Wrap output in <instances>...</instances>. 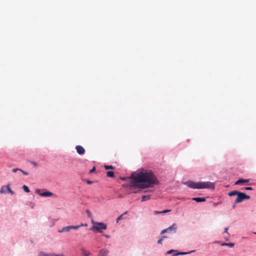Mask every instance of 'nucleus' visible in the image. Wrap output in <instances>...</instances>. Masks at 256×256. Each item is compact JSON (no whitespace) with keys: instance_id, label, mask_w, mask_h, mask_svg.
Segmentation results:
<instances>
[{"instance_id":"nucleus-1","label":"nucleus","mask_w":256,"mask_h":256,"mask_svg":"<svg viewBox=\"0 0 256 256\" xmlns=\"http://www.w3.org/2000/svg\"><path fill=\"white\" fill-rule=\"evenodd\" d=\"M120 179L123 181L128 180V184H123V187L139 189L132 191L134 194L138 193L141 190L154 188L160 184L159 180L152 170L144 168L132 172L129 176H120Z\"/></svg>"},{"instance_id":"nucleus-2","label":"nucleus","mask_w":256,"mask_h":256,"mask_svg":"<svg viewBox=\"0 0 256 256\" xmlns=\"http://www.w3.org/2000/svg\"><path fill=\"white\" fill-rule=\"evenodd\" d=\"M184 184L188 187L194 189H204L214 190L215 188L214 183L210 182H194L192 180H188L184 182Z\"/></svg>"},{"instance_id":"nucleus-3","label":"nucleus","mask_w":256,"mask_h":256,"mask_svg":"<svg viewBox=\"0 0 256 256\" xmlns=\"http://www.w3.org/2000/svg\"><path fill=\"white\" fill-rule=\"evenodd\" d=\"M92 226L90 228V230L101 233L102 230H106L107 225L102 222H94L93 220H92Z\"/></svg>"},{"instance_id":"nucleus-4","label":"nucleus","mask_w":256,"mask_h":256,"mask_svg":"<svg viewBox=\"0 0 256 256\" xmlns=\"http://www.w3.org/2000/svg\"><path fill=\"white\" fill-rule=\"evenodd\" d=\"M177 228V224L176 223H174L168 228L162 230L160 232V234L164 233H168L172 234H174L176 232Z\"/></svg>"},{"instance_id":"nucleus-5","label":"nucleus","mask_w":256,"mask_h":256,"mask_svg":"<svg viewBox=\"0 0 256 256\" xmlns=\"http://www.w3.org/2000/svg\"><path fill=\"white\" fill-rule=\"evenodd\" d=\"M36 192L40 196L44 197H50L54 195L52 192L46 190L44 192H41L40 189H36Z\"/></svg>"},{"instance_id":"nucleus-6","label":"nucleus","mask_w":256,"mask_h":256,"mask_svg":"<svg viewBox=\"0 0 256 256\" xmlns=\"http://www.w3.org/2000/svg\"><path fill=\"white\" fill-rule=\"evenodd\" d=\"M78 228V226H69L65 227H63L61 230H58L60 233L68 232L71 229L77 230Z\"/></svg>"},{"instance_id":"nucleus-7","label":"nucleus","mask_w":256,"mask_h":256,"mask_svg":"<svg viewBox=\"0 0 256 256\" xmlns=\"http://www.w3.org/2000/svg\"><path fill=\"white\" fill-rule=\"evenodd\" d=\"M195 252H196L195 250H190V251L187 252H179L178 250H174V252H173L172 256H178L180 255H186V254H192Z\"/></svg>"},{"instance_id":"nucleus-8","label":"nucleus","mask_w":256,"mask_h":256,"mask_svg":"<svg viewBox=\"0 0 256 256\" xmlns=\"http://www.w3.org/2000/svg\"><path fill=\"white\" fill-rule=\"evenodd\" d=\"M243 194V192H240L238 194L237 196V198L235 200V203H240L242 201H243L244 200V195L242 194Z\"/></svg>"},{"instance_id":"nucleus-9","label":"nucleus","mask_w":256,"mask_h":256,"mask_svg":"<svg viewBox=\"0 0 256 256\" xmlns=\"http://www.w3.org/2000/svg\"><path fill=\"white\" fill-rule=\"evenodd\" d=\"M109 251L106 248H102L99 250L98 256H108Z\"/></svg>"},{"instance_id":"nucleus-10","label":"nucleus","mask_w":256,"mask_h":256,"mask_svg":"<svg viewBox=\"0 0 256 256\" xmlns=\"http://www.w3.org/2000/svg\"><path fill=\"white\" fill-rule=\"evenodd\" d=\"M76 152H78V154L80 155H82L85 152L84 148L80 146H76Z\"/></svg>"},{"instance_id":"nucleus-11","label":"nucleus","mask_w":256,"mask_h":256,"mask_svg":"<svg viewBox=\"0 0 256 256\" xmlns=\"http://www.w3.org/2000/svg\"><path fill=\"white\" fill-rule=\"evenodd\" d=\"M192 200L196 202H205L206 200V198L204 197H194L192 198Z\"/></svg>"},{"instance_id":"nucleus-12","label":"nucleus","mask_w":256,"mask_h":256,"mask_svg":"<svg viewBox=\"0 0 256 256\" xmlns=\"http://www.w3.org/2000/svg\"><path fill=\"white\" fill-rule=\"evenodd\" d=\"M249 182V180L248 179H243V178H239L235 182L234 184L238 185L242 184V183H248Z\"/></svg>"},{"instance_id":"nucleus-13","label":"nucleus","mask_w":256,"mask_h":256,"mask_svg":"<svg viewBox=\"0 0 256 256\" xmlns=\"http://www.w3.org/2000/svg\"><path fill=\"white\" fill-rule=\"evenodd\" d=\"M171 210H163L162 211H154V215H158V214H166V213H167L168 212H170Z\"/></svg>"},{"instance_id":"nucleus-14","label":"nucleus","mask_w":256,"mask_h":256,"mask_svg":"<svg viewBox=\"0 0 256 256\" xmlns=\"http://www.w3.org/2000/svg\"><path fill=\"white\" fill-rule=\"evenodd\" d=\"M80 250H81L82 254L84 256H89L90 254V252L86 250H85L84 248H82Z\"/></svg>"},{"instance_id":"nucleus-15","label":"nucleus","mask_w":256,"mask_h":256,"mask_svg":"<svg viewBox=\"0 0 256 256\" xmlns=\"http://www.w3.org/2000/svg\"><path fill=\"white\" fill-rule=\"evenodd\" d=\"M239 192H240V191L236 190H232L228 192V195L230 196H236V195L238 196Z\"/></svg>"},{"instance_id":"nucleus-16","label":"nucleus","mask_w":256,"mask_h":256,"mask_svg":"<svg viewBox=\"0 0 256 256\" xmlns=\"http://www.w3.org/2000/svg\"><path fill=\"white\" fill-rule=\"evenodd\" d=\"M221 246H228L230 248H232L234 246V243H232V242L226 243V242H223L221 244Z\"/></svg>"},{"instance_id":"nucleus-17","label":"nucleus","mask_w":256,"mask_h":256,"mask_svg":"<svg viewBox=\"0 0 256 256\" xmlns=\"http://www.w3.org/2000/svg\"><path fill=\"white\" fill-rule=\"evenodd\" d=\"M150 195H144L142 196V202H144V201H146L147 200H150Z\"/></svg>"},{"instance_id":"nucleus-18","label":"nucleus","mask_w":256,"mask_h":256,"mask_svg":"<svg viewBox=\"0 0 256 256\" xmlns=\"http://www.w3.org/2000/svg\"><path fill=\"white\" fill-rule=\"evenodd\" d=\"M128 214V212L126 211L125 212L124 214H122L116 220V222L118 223V222L122 220V218H123V216L124 215V214Z\"/></svg>"},{"instance_id":"nucleus-19","label":"nucleus","mask_w":256,"mask_h":256,"mask_svg":"<svg viewBox=\"0 0 256 256\" xmlns=\"http://www.w3.org/2000/svg\"><path fill=\"white\" fill-rule=\"evenodd\" d=\"M6 189H7V192H8V193H10V194H14V192L13 190H11V188H10V184H7V185L6 186Z\"/></svg>"},{"instance_id":"nucleus-20","label":"nucleus","mask_w":256,"mask_h":256,"mask_svg":"<svg viewBox=\"0 0 256 256\" xmlns=\"http://www.w3.org/2000/svg\"><path fill=\"white\" fill-rule=\"evenodd\" d=\"M106 176L110 178H114V172L112 171H108L106 172Z\"/></svg>"},{"instance_id":"nucleus-21","label":"nucleus","mask_w":256,"mask_h":256,"mask_svg":"<svg viewBox=\"0 0 256 256\" xmlns=\"http://www.w3.org/2000/svg\"><path fill=\"white\" fill-rule=\"evenodd\" d=\"M23 190L26 192H30V189L28 188V187L26 186V185H24L22 187Z\"/></svg>"},{"instance_id":"nucleus-22","label":"nucleus","mask_w":256,"mask_h":256,"mask_svg":"<svg viewBox=\"0 0 256 256\" xmlns=\"http://www.w3.org/2000/svg\"><path fill=\"white\" fill-rule=\"evenodd\" d=\"M168 236H161V238L158 240V244H162V241L164 239V238H167Z\"/></svg>"},{"instance_id":"nucleus-23","label":"nucleus","mask_w":256,"mask_h":256,"mask_svg":"<svg viewBox=\"0 0 256 256\" xmlns=\"http://www.w3.org/2000/svg\"><path fill=\"white\" fill-rule=\"evenodd\" d=\"M6 188V186H2L0 190V194H6V192L4 190V188Z\"/></svg>"},{"instance_id":"nucleus-24","label":"nucleus","mask_w":256,"mask_h":256,"mask_svg":"<svg viewBox=\"0 0 256 256\" xmlns=\"http://www.w3.org/2000/svg\"><path fill=\"white\" fill-rule=\"evenodd\" d=\"M104 168L106 170L114 169V167L112 165L106 166Z\"/></svg>"},{"instance_id":"nucleus-25","label":"nucleus","mask_w":256,"mask_h":256,"mask_svg":"<svg viewBox=\"0 0 256 256\" xmlns=\"http://www.w3.org/2000/svg\"><path fill=\"white\" fill-rule=\"evenodd\" d=\"M86 212L88 214V218H92V213H91L90 211L89 210H88V209L86 210Z\"/></svg>"},{"instance_id":"nucleus-26","label":"nucleus","mask_w":256,"mask_h":256,"mask_svg":"<svg viewBox=\"0 0 256 256\" xmlns=\"http://www.w3.org/2000/svg\"><path fill=\"white\" fill-rule=\"evenodd\" d=\"M242 194L244 195V200H248L250 198V196L246 195L244 192H243V194Z\"/></svg>"},{"instance_id":"nucleus-27","label":"nucleus","mask_w":256,"mask_h":256,"mask_svg":"<svg viewBox=\"0 0 256 256\" xmlns=\"http://www.w3.org/2000/svg\"><path fill=\"white\" fill-rule=\"evenodd\" d=\"M242 190H252L253 188L252 187L248 186V187H244L242 188Z\"/></svg>"},{"instance_id":"nucleus-28","label":"nucleus","mask_w":256,"mask_h":256,"mask_svg":"<svg viewBox=\"0 0 256 256\" xmlns=\"http://www.w3.org/2000/svg\"><path fill=\"white\" fill-rule=\"evenodd\" d=\"M76 226H78V228H80L81 226H87L88 224L86 223V224L81 223L80 224L76 225Z\"/></svg>"},{"instance_id":"nucleus-29","label":"nucleus","mask_w":256,"mask_h":256,"mask_svg":"<svg viewBox=\"0 0 256 256\" xmlns=\"http://www.w3.org/2000/svg\"><path fill=\"white\" fill-rule=\"evenodd\" d=\"M174 252V250H170L168 251H167L166 252V254H173V252Z\"/></svg>"},{"instance_id":"nucleus-30","label":"nucleus","mask_w":256,"mask_h":256,"mask_svg":"<svg viewBox=\"0 0 256 256\" xmlns=\"http://www.w3.org/2000/svg\"><path fill=\"white\" fill-rule=\"evenodd\" d=\"M24 175L25 176H27L28 174V173L26 172H25L22 170L20 169V170Z\"/></svg>"},{"instance_id":"nucleus-31","label":"nucleus","mask_w":256,"mask_h":256,"mask_svg":"<svg viewBox=\"0 0 256 256\" xmlns=\"http://www.w3.org/2000/svg\"><path fill=\"white\" fill-rule=\"evenodd\" d=\"M30 162L34 166H38V164L34 161H30Z\"/></svg>"},{"instance_id":"nucleus-32","label":"nucleus","mask_w":256,"mask_h":256,"mask_svg":"<svg viewBox=\"0 0 256 256\" xmlns=\"http://www.w3.org/2000/svg\"><path fill=\"white\" fill-rule=\"evenodd\" d=\"M18 170L20 171V168H13L12 170V172H16Z\"/></svg>"},{"instance_id":"nucleus-33","label":"nucleus","mask_w":256,"mask_h":256,"mask_svg":"<svg viewBox=\"0 0 256 256\" xmlns=\"http://www.w3.org/2000/svg\"><path fill=\"white\" fill-rule=\"evenodd\" d=\"M96 170V168L94 166L90 171V173H92Z\"/></svg>"},{"instance_id":"nucleus-34","label":"nucleus","mask_w":256,"mask_h":256,"mask_svg":"<svg viewBox=\"0 0 256 256\" xmlns=\"http://www.w3.org/2000/svg\"><path fill=\"white\" fill-rule=\"evenodd\" d=\"M40 256H48V254H44L42 252H40Z\"/></svg>"},{"instance_id":"nucleus-35","label":"nucleus","mask_w":256,"mask_h":256,"mask_svg":"<svg viewBox=\"0 0 256 256\" xmlns=\"http://www.w3.org/2000/svg\"><path fill=\"white\" fill-rule=\"evenodd\" d=\"M228 228H225L224 229V232H226V233H227L228 234H229L228 232Z\"/></svg>"},{"instance_id":"nucleus-36","label":"nucleus","mask_w":256,"mask_h":256,"mask_svg":"<svg viewBox=\"0 0 256 256\" xmlns=\"http://www.w3.org/2000/svg\"><path fill=\"white\" fill-rule=\"evenodd\" d=\"M103 236L107 238H110V236L109 234H103Z\"/></svg>"},{"instance_id":"nucleus-37","label":"nucleus","mask_w":256,"mask_h":256,"mask_svg":"<svg viewBox=\"0 0 256 256\" xmlns=\"http://www.w3.org/2000/svg\"><path fill=\"white\" fill-rule=\"evenodd\" d=\"M86 183H87L88 184H92V183H93V182H92V181H91V180H88L86 181Z\"/></svg>"},{"instance_id":"nucleus-38","label":"nucleus","mask_w":256,"mask_h":256,"mask_svg":"<svg viewBox=\"0 0 256 256\" xmlns=\"http://www.w3.org/2000/svg\"><path fill=\"white\" fill-rule=\"evenodd\" d=\"M118 198H124V196L122 194H120L118 195Z\"/></svg>"},{"instance_id":"nucleus-39","label":"nucleus","mask_w":256,"mask_h":256,"mask_svg":"<svg viewBox=\"0 0 256 256\" xmlns=\"http://www.w3.org/2000/svg\"><path fill=\"white\" fill-rule=\"evenodd\" d=\"M56 256H64V254H56Z\"/></svg>"},{"instance_id":"nucleus-40","label":"nucleus","mask_w":256,"mask_h":256,"mask_svg":"<svg viewBox=\"0 0 256 256\" xmlns=\"http://www.w3.org/2000/svg\"><path fill=\"white\" fill-rule=\"evenodd\" d=\"M225 238L226 240H229L228 238Z\"/></svg>"},{"instance_id":"nucleus-41","label":"nucleus","mask_w":256,"mask_h":256,"mask_svg":"<svg viewBox=\"0 0 256 256\" xmlns=\"http://www.w3.org/2000/svg\"><path fill=\"white\" fill-rule=\"evenodd\" d=\"M232 208H235V207H236V205H235V204H234V205L232 206Z\"/></svg>"},{"instance_id":"nucleus-42","label":"nucleus","mask_w":256,"mask_h":256,"mask_svg":"<svg viewBox=\"0 0 256 256\" xmlns=\"http://www.w3.org/2000/svg\"><path fill=\"white\" fill-rule=\"evenodd\" d=\"M254 234H256V232H254Z\"/></svg>"}]
</instances>
